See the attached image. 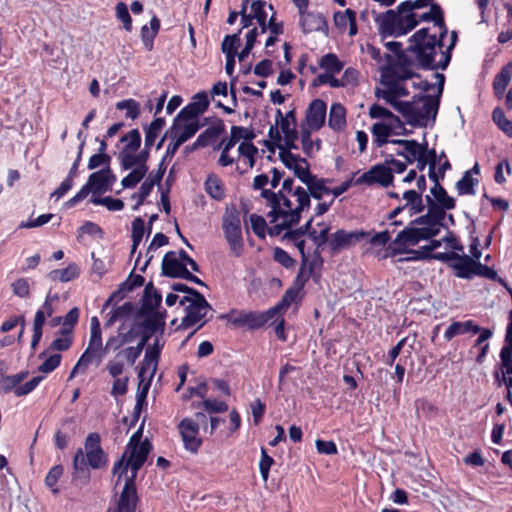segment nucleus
I'll use <instances>...</instances> for the list:
<instances>
[{"mask_svg":"<svg viewBox=\"0 0 512 512\" xmlns=\"http://www.w3.org/2000/svg\"><path fill=\"white\" fill-rule=\"evenodd\" d=\"M292 170L294 175L304 184L313 180L314 175L310 172V165L305 158H301Z\"/></svg>","mask_w":512,"mask_h":512,"instance_id":"obj_44","label":"nucleus"},{"mask_svg":"<svg viewBox=\"0 0 512 512\" xmlns=\"http://www.w3.org/2000/svg\"><path fill=\"white\" fill-rule=\"evenodd\" d=\"M398 111L412 126L424 127L435 119L439 109V98L431 95L414 96L412 101L399 103Z\"/></svg>","mask_w":512,"mask_h":512,"instance_id":"obj_7","label":"nucleus"},{"mask_svg":"<svg viewBox=\"0 0 512 512\" xmlns=\"http://www.w3.org/2000/svg\"><path fill=\"white\" fill-rule=\"evenodd\" d=\"M62 336L56 338L52 344L51 348L58 351H65L70 348L72 344V337L70 336V329L63 328L61 330Z\"/></svg>","mask_w":512,"mask_h":512,"instance_id":"obj_54","label":"nucleus"},{"mask_svg":"<svg viewBox=\"0 0 512 512\" xmlns=\"http://www.w3.org/2000/svg\"><path fill=\"white\" fill-rule=\"evenodd\" d=\"M188 272L185 262L178 259L177 252H167L162 260V274L170 278H183Z\"/></svg>","mask_w":512,"mask_h":512,"instance_id":"obj_21","label":"nucleus"},{"mask_svg":"<svg viewBox=\"0 0 512 512\" xmlns=\"http://www.w3.org/2000/svg\"><path fill=\"white\" fill-rule=\"evenodd\" d=\"M264 7H265V2L261 1V0H255L251 4V11H252L251 14L253 16V19H256L258 22L261 34H264L267 31V27H266L267 14H266Z\"/></svg>","mask_w":512,"mask_h":512,"instance_id":"obj_37","label":"nucleus"},{"mask_svg":"<svg viewBox=\"0 0 512 512\" xmlns=\"http://www.w3.org/2000/svg\"><path fill=\"white\" fill-rule=\"evenodd\" d=\"M161 295L154 288L152 283H149L144 289L143 305L144 312H153L158 308L161 303Z\"/></svg>","mask_w":512,"mask_h":512,"instance_id":"obj_31","label":"nucleus"},{"mask_svg":"<svg viewBox=\"0 0 512 512\" xmlns=\"http://www.w3.org/2000/svg\"><path fill=\"white\" fill-rule=\"evenodd\" d=\"M320 67L331 74L339 73L343 68V63L335 54H326L320 60Z\"/></svg>","mask_w":512,"mask_h":512,"instance_id":"obj_43","label":"nucleus"},{"mask_svg":"<svg viewBox=\"0 0 512 512\" xmlns=\"http://www.w3.org/2000/svg\"><path fill=\"white\" fill-rule=\"evenodd\" d=\"M478 261H475L468 255L456 253V258L450 266L455 270V275L459 278L470 279L475 275Z\"/></svg>","mask_w":512,"mask_h":512,"instance_id":"obj_24","label":"nucleus"},{"mask_svg":"<svg viewBox=\"0 0 512 512\" xmlns=\"http://www.w3.org/2000/svg\"><path fill=\"white\" fill-rule=\"evenodd\" d=\"M63 474V467L61 465L53 466L45 478V484L49 487L52 493H59V489L56 487V483Z\"/></svg>","mask_w":512,"mask_h":512,"instance_id":"obj_50","label":"nucleus"},{"mask_svg":"<svg viewBox=\"0 0 512 512\" xmlns=\"http://www.w3.org/2000/svg\"><path fill=\"white\" fill-rule=\"evenodd\" d=\"M164 347V342L157 336L151 345H148L145 351L144 359L141 362L138 377L141 379L140 383L143 382L146 375L152 379L158 366L161 351Z\"/></svg>","mask_w":512,"mask_h":512,"instance_id":"obj_14","label":"nucleus"},{"mask_svg":"<svg viewBox=\"0 0 512 512\" xmlns=\"http://www.w3.org/2000/svg\"><path fill=\"white\" fill-rule=\"evenodd\" d=\"M477 181L471 176V171H466L462 178L457 182L456 187L460 195L475 194L474 185Z\"/></svg>","mask_w":512,"mask_h":512,"instance_id":"obj_45","label":"nucleus"},{"mask_svg":"<svg viewBox=\"0 0 512 512\" xmlns=\"http://www.w3.org/2000/svg\"><path fill=\"white\" fill-rule=\"evenodd\" d=\"M200 114L201 113L198 112V109L195 107V105L190 103L178 113L175 120L183 122L198 121L197 118Z\"/></svg>","mask_w":512,"mask_h":512,"instance_id":"obj_58","label":"nucleus"},{"mask_svg":"<svg viewBox=\"0 0 512 512\" xmlns=\"http://www.w3.org/2000/svg\"><path fill=\"white\" fill-rule=\"evenodd\" d=\"M368 235L369 233L365 231L356 230L348 232L341 229L330 235L329 248L332 254H337L341 250L348 248L352 244L361 241Z\"/></svg>","mask_w":512,"mask_h":512,"instance_id":"obj_16","label":"nucleus"},{"mask_svg":"<svg viewBox=\"0 0 512 512\" xmlns=\"http://www.w3.org/2000/svg\"><path fill=\"white\" fill-rule=\"evenodd\" d=\"M386 169L390 170V174L394 176V173H402L406 170V162L395 159L392 155L385 158L383 162Z\"/></svg>","mask_w":512,"mask_h":512,"instance_id":"obj_64","label":"nucleus"},{"mask_svg":"<svg viewBox=\"0 0 512 512\" xmlns=\"http://www.w3.org/2000/svg\"><path fill=\"white\" fill-rule=\"evenodd\" d=\"M329 226H324L319 232L315 231H309V237L314 242V244L317 246V248H322L324 244L329 245Z\"/></svg>","mask_w":512,"mask_h":512,"instance_id":"obj_57","label":"nucleus"},{"mask_svg":"<svg viewBox=\"0 0 512 512\" xmlns=\"http://www.w3.org/2000/svg\"><path fill=\"white\" fill-rule=\"evenodd\" d=\"M323 84H329L333 88L343 87L345 86L344 80H339L333 76L330 72L319 74L317 78L313 81L314 86H319Z\"/></svg>","mask_w":512,"mask_h":512,"instance_id":"obj_55","label":"nucleus"},{"mask_svg":"<svg viewBox=\"0 0 512 512\" xmlns=\"http://www.w3.org/2000/svg\"><path fill=\"white\" fill-rule=\"evenodd\" d=\"M394 176L390 174V170L386 169L384 163L372 166L368 171L364 172L357 178L356 184L374 185L378 184L382 187L392 185Z\"/></svg>","mask_w":512,"mask_h":512,"instance_id":"obj_15","label":"nucleus"},{"mask_svg":"<svg viewBox=\"0 0 512 512\" xmlns=\"http://www.w3.org/2000/svg\"><path fill=\"white\" fill-rule=\"evenodd\" d=\"M141 436V430L132 435L121 459L114 464L113 474L117 476L115 485L120 484L122 477L125 478V483L117 506L109 509L108 512H135L137 503L135 479L152 449L147 439L141 441Z\"/></svg>","mask_w":512,"mask_h":512,"instance_id":"obj_2","label":"nucleus"},{"mask_svg":"<svg viewBox=\"0 0 512 512\" xmlns=\"http://www.w3.org/2000/svg\"><path fill=\"white\" fill-rule=\"evenodd\" d=\"M91 202L94 205L105 206L109 211H120L124 208V202L121 199L107 197H92Z\"/></svg>","mask_w":512,"mask_h":512,"instance_id":"obj_48","label":"nucleus"},{"mask_svg":"<svg viewBox=\"0 0 512 512\" xmlns=\"http://www.w3.org/2000/svg\"><path fill=\"white\" fill-rule=\"evenodd\" d=\"M121 142L126 143L123 151L134 152L141 144V134L138 129H133L121 137Z\"/></svg>","mask_w":512,"mask_h":512,"instance_id":"obj_47","label":"nucleus"},{"mask_svg":"<svg viewBox=\"0 0 512 512\" xmlns=\"http://www.w3.org/2000/svg\"><path fill=\"white\" fill-rule=\"evenodd\" d=\"M181 305H186V315L183 317L181 327L189 328L206 317L211 310L210 304L200 292H195L194 297H183Z\"/></svg>","mask_w":512,"mask_h":512,"instance_id":"obj_12","label":"nucleus"},{"mask_svg":"<svg viewBox=\"0 0 512 512\" xmlns=\"http://www.w3.org/2000/svg\"><path fill=\"white\" fill-rule=\"evenodd\" d=\"M480 331V327L476 325L472 320L465 322H453L445 331L444 337L447 341L458 335H462L468 332L474 334Z\"/></svg>","mask_w":512,"mask_h":512,"instance_id":"obj_27","label":"nucleus"},{"mask_svg":"<svg viewBox=\"0 0 512 512\" xmlns=\"http://www.w3.org/2000/svg\"><path fill=\"white\" fill-rule=\"evenodd\" d=\"M85 452L79 448L73 458V481H79L81 484L88 483L90 479V470L100 469L106 464V456L100 445V436L98 433H90L85 440Z\"/></svg>","mask_w":512,"mask_h":512,"instance_id":"obj_5","label":"nucleus"},{"mask_svg":"<svg viewBox=\"0 0 512 512\" xmlns=\"http://www.w3.org/2000/svg\"><path fill=\"white\" fill-rule=\"evenodd\" d=\"M333 22L340 33H344L347 28H349L348 34L350 37H353L358 33L356 12L350 8L345 11L335 12L333 15Z\"/></svg>","mask_w":512,"mask_h":512,"instance_id":"obj_22","label":"nucleus"},{"mask_svg":"<svg viewBox=\"0 0 512 512\" xmlns=\"http://www.w3.org/2000/svg\"><path fill=\"white\" fill-rule=\"evenodd\" d=\"M418 23L420 21H432L434 23L433 28L435 32L445 37L447 34V28L445 26L442 9L437 4H431L428 12L418 14Z\"/></svg>","mask_w":512,"mask_h":512,"instance_id":"obj_25","label":"nucleus"},{"mask_svg":"<svg viewBox=\"0 0 512 512\" xmlns=\"http://www.w3.org/2000/svg\"><path fill=\"white\" fill-rule=\"evenodd\" d=\"M326 103L323 100H313L306 112V121L310 129L319 130L325 122Z\"/></svg>","mask_w":512,"mask_h":512,"instance_id":"obj_23","label":"nucleus"},{"mask_svg":"<svg viewBox=\"0 0 512 512\" xmlns=\"http://www.w3.org/2000/svg\"><path fill=\"white\" fill-rule=\"evenodd\" d=\"M143 283L144 278L141 275H134L124 282L121 287L106 300L104 307L109 306L114 299H122L125 292L132 291L133 289L142 286Z\"/></svg>","mask_w":512,"mask_h":512,"instance_id":"obj_29","label":"nucleus"},{"mask_svg":"<svg viewBox=\"0 0 512 512\" xmlns=\"http://www.w3.org/2000/svg\"><path fill=\"white\" fill-rule=\"evenodd\" d=\"M145 233V223L144 220L141 217H137L132 222V250L131 252L134 253L141 243L143 236Z\"/></svg>","mask_w":512,"mask_h":512,"instance_id":"obj_42","label":"nucleus"},{"mask_svg":"<svg viewBox=\"0 0 512 512\" xmlns=\"http://www.w3.org/2000/svg\"><path fill=\"white\" fill-rule=\"evenodd\" d=\"M111 157L106 153H97L90 157L88 169L94 170L100 166L109 167Z\"/></svg>","mask_w":512,"mask_h":512,"instance_id":"obj_63","label":"nucleus"},{"mask_svg":"<svg viewBox=\"0 0 512 512\" xmlns=\"http://www.w3.org/2000/svg\"><path fill=\"white\" fill-rule=\"evenodd\" d=\"M383 89H377L375 95L377 98L385 100L395 110L398 109L400 101L398 98L406 97L409 95L407 81L411 80V85L414 88H418L423 92H426L432 86L427 81L420 79L419 75L414 73L410 67L402 64H393L390 67L389 73L383 76Z\"/></svg>","mask_w":512,"mask_h":512,"instance_id":"obj_4","label":"nucleus"},{"mask_svg":"<svg viewBox=\"0 0 512 512\" xmlns=\"http://www.w3.org/2000/svg\"><path fill=\"white\" fill-rule=\"evenodd\" d=\"M103 357L104 347L102 343V332H91L88 347L73 367L69 378H73L80 370L84 372L94 358L101 361Z\"/></svg>","mask_w":512,"mask_h":512,"instance_id":"obj_13","label":"nucleus"},{"mask_svg":"<svg viewBox=\"0 0 512 512\" xmlns=\"http://www.w3.org/2000/svg\"><path fill=\"white\" fill-rule=\"evenodd\" d=\"M118 110H125L126 117L136 119L139 115V104L133 99L123 100L116 104Z\"/></svg>","mask_w":512,"mask_h":512,"instance_id":"obj_51","label":"nucleus"},{"mask_svg":"<svg viewBox=\"0 0 512 512\" xmlns=\"http://www.w3.org/2000/svg\"><path fill=\"white\" fill-rule=\"evenodd\" d=\"M511 80V74L508 69L503 68L494 78L493 89L498 98H501Z\"/></svg>","mask_w":512,"mask_h":512,"instance_id":"obj_39","label":"nucleus"},{"mask_svg":"<svg viewBox=\"0 0 512 512\" xmlns=\"http://www.w3.org/2000/svg\"><path fill=\"white\" fill-rule=\"evenodd\" d=\"M242 132L241 126H232L230 131V137L224 138L219 144L220 149L231 150L237 142H239L238 133Z\"/></svg>","mask_w":512,"mask_h":512,"instance_id":"obj_61","label":"nucleus"},{"mask_svg":"<svg viewBox=\"0 0 512 512\" xmlns=\"http://www.w3.org/2000/svg\"><path fill=\"white\" fill-rule=\"evenodd\" d=\"M328 125L335 131L342 130L346 125V110L340 103H333L330 108Z\"/></svg>","mask_w":512,"mask_h":512,"instance_id":"obj_28","label":"nucleus"},{"mask_svg":"<svg viewBox=\"0 0 512 512\" xmlns=\"http://www.w3.org/2000/svg\"><path fill=\"white\" fill-rule=\"evenodd\" d=\"M225 238L235 256H240L243 251V238L241 220L236 209L227 210L222 223Z\"/></svg>","mask_w":512,"mask_h":512,"instance_id":"obj_11","label":"nucleus"},{"mask_svg":"<svg viewBox=\"0 0 512 512\" xmlns=\"http://www.w3.org/2000/svg\"><path fill=\"white\" fill-rule=\"evenodd\" d=\"M165 125V120L163 118L154 119L149 126H147L145 130V147L150 149L156 138L158 137L160 131L163 129Z\"/></svg>","mask_w":512,"mask_h":512,"instance_id":"obj_34","label":"nucleus"},{"mask_svg":"<svg viewBox=\"0 0 512 512\" xmlns=\"http://www.w3.org/2000/svg\"><path fill=\"white\" fill-rule=\"evenodd\" d=\"M240 33L241 30H239V32L236 34L225 36L224 40L222 41L221 49L226 56L237 55V48L240 44Z\"/></svg>","mask_w":512,"mask_h":512,"instance_id":"obj_46","label":"nucleus"},{"mask_svg":"<svg viewBox=\"0 0 512 512\" xmlns=\"http://www.w3.org/2000/svg\"><path fill=\"white\" fill-rule=\"evenodd\" d=\"M115 181L116 176L113 174L110 167H104L97 172H93L89 176L86 184L82 186L74 197L66 202V205L72 207L84 200L90 193L96 195L111 191Z\"/></svg>","mask_w":512,"mask_h":512,"instance_id":"obj_10","label":"nucleus"},{"mask_svg":"<svg viewBox=\"0 0 512 512\" xmlns=\"http://www.w3.org/2000/svg\"><path fill=\"white\" fill-rule=\"evenodd\" d=\"M116 16L117 18L123 22L124 28L127 31H131L132 29V19L128 12V7L124 2H119L116 5Z\"/></svg>","mask_w":512,"mask_h":512,"instance_id":"obj_59","label":"nucleus"},{"mask_svg":"<svg viewBox=\"0 0 512 512\" xmlns=\"http://www.w3.org/2000/svg\"><path fill=\"white\" fill-rule=\"evenodd\" d=\"M261 197L270 208L267 217L272 224L268 228L271 236H279L284 229L297 224L301 219V213L310 206L307 190L301 186L295 187L292 178H286L278 192L263 190Z\"/></svg>","mask_w":512,"mask_h":512,"instance_id":"obj_1","label":"nucleus"},{"mask_svg":"<svg viewBox=\"0 0 512 512\" xmlns=\"http://www.w3.org/2000/svg\"><path fill=\"white\" fill-rule=\"evenodd\" d=\"M406 201L404 208L409 210L410 216L421 213L425 209L422 195L415 190H408L403 194Z\"/></svg>","mask_w":512,"mask_h":512,"instance_id":"obj_30","label":"nucleus"},{"mask_svg":"<svg viewBox=\"0 0 512 512\" xmlns=\"http://www.w3.org/2000/svg\"><path fill=\"white\" fill-rule=\"evenodd\" d=\"M276 124H279L281 127L286 146L295 147L294 142L298 138V133L296 130L295 110L292 109L283 115L281 110L277 109Z\"/></svg>","mask_w":512,"mask_h":512,"instance_id":"obj_18","label":"nucleus"},{"mask_svg":"<svg viewBox=\"0 0 512 512\" xmlns=\"http://www.w3.org/2000/svg\"><path fill=\"white\" fill-rule=\"evenodd\" d=\"M371 133L373 136V143L377 147H382L389 142L388 138L392 135H396L393 132V126L390 123L379 121L373 124L371 127Z\"/></svg>","mask_w":512,"mask_h":512,"instance_id":"obj_26","label":"nucleus"},{"mask_svg":"<svg viewBox=\"0 0 512 512\" xmlns=\"http://www.w3.org/2000/svg\"><path fill=\"white\" fill-rule=\"evenodd\" d=\"M199 128V121L183 122L174 119L173 125L166 131L165 136L177 138L182 143H185L196 134Z\"/></svg>","mask_w":512,"mask_h":512,"instance_id":"obj_20","label":"nucleus"},{"mask_svg":"<svg viewBox=\"0 0 512 512\" xmlns=\"http://www.w3.org/2000/svg\"><path fill=\"white\" fill-rule=\"evenodd\" d=\"M251 228L259 238H265L267 223L265 219L257 214L250 215Z\"/></svg>","mask_w":512,"mask_h":512,"instance_id":"obj_56","label":"nucleus"},{"mask_svg":"<svg viewBox=\"0 0 512 512\" xmlns=\"http://www.w3.org/2000/svg\"><path fill=\"white\" fill-rule=\"evenodd\" d=\"M418 13H411L401 9L388 10L377 17L379 31L383 36H402L413 30L418 24Z\"/></svg>","mask_w":512,"mask_h":512,"instance_id":"obj_8","label":"nucleus"},{"mask_svg":"<svg viewBox=\"0 0 512 512\" xmlns=\"http://www.w3.org/2000/svg\"><path fill=\"white\" fill-rule=\"evenodd\" d=\"M178 429L185 448L192 453H196L202 443L201 439L198 437V423L190 418H185L179 423Z\"/></svg>","mask_w":512,"mask_h":512,"instance_id":"obj_17","label":"nucleus"},{"mask_svg":"<svg viewBox=\"0 0 512 512\" xmlns=\"http://www.w3.org/2000/svg\"><path fill=\"white\" fill-rule=\"evenodd\" d=\"M300 26L304 33L321 31L328 34V24L325 17L321 13H312L305 10H299Z\"/></svg>","mask_w":512,"mask_h":512,"instance_id":"obj_19","label":"nucleus"},{"mask_svg":"<svg viewBox=\"0 0 512 512\" xmlns=\"http://www.w3.org/2000/svg\"><path fill=\"white\" fill-rule=\"evenodd\" d=\"M307 186V192L309 197L312 196L315 199H321L324 195L330 194L331 190L326 187V180L323 178H317L313 176V180L305 184Z\"/></svg>","mask_w":512,"mask_h":512,"instance_id":"obj_33","label":"nucleus"},{"mask_svg":"<svg viewBox=\"0 0 512 512\" xmlns=\"http://www.w3.org/2000/svg\"><path fill=\"white\" fill-rule=\"evenodd\" d=\"M429 28H422L413 34L409 39L407 55L409 56V67L416 65L425 70H444L451 60L457 35L452 32V40L449 46L444 49L441 37L438 33H429Z\"/></svg>","mask_w":512,"mask_h":512,"instance_id":"obj_3","label":"nucleus"},{"mask_svg":"<svg viewBox=\"0 0 512 512\" xmlns=\"http://www.w3.org/2000/svg\"><path fill=\"white\" fill-rule=\"evenodd\" d=\"M257 153L258 148L254 144L251 142H242L237 150V158L243 157L247 160L248 168H253Z\"/></svg>","mask_w":512,"mask_h":512,"instance_id":"obj_38","label":"nucleus"},{"mask_svg":"<svg viewBox=\"0 0 512 512\" xmlns=\"http://www.w3.org/2000/svg\"><path fill=\"white\" fill-rule=\"evenodd\" d=\"M27 372H20L15 375L3 376L0 380V387L8 393L11 390H15L16 387L27 377Z\"/></svg>","mask_w":512,"mask_h":512,"instance_id":"obj_41","label":"nucleus"},{"mask_svg":"<svg viewBox=\"0 0 512 512\" xmlns=\"http://www.w3.org/2000/svg\"><path fill=\"white\" fill-rule=\"evenodd\" d=\"M440 230L431 220H419L418 217L397 234L396 238L389 243L387 249L392 256L403 254L407 252L409 247L436 236Z\"/></svg>","mask_w":512,"mask_h":512,"instance_id":"obj_6","label":"nucleus"},{"mask_svg":"<svg viewBox=\"0 0 512 512\" xmlns=\"http://www.w3.org/2000/svg\"><path fill=\"white\" fill-rule=\"evenodd\" d=\"M206 192L214 199L221 200L224 198V190L222 183L216 176H209L205 182Z\"/></svg>","mask_w":512,"mask_h":512,"instance_id":"obj_40","label":"nucleus"},{"mask_svg":"<svg viewBox=\"0 0 512 512\" xmlns=\"http://www.w3.org/2000/svg\"><path fill=\"white\" fill-rule=\"evenodd\" d=\"M154 184L152 181L146 179L140 186L139 191L134 193L131 198H138V201L132 207L133 210H137L144 202L146 197L151 193Z\"/></svg>","mask_w":512,"mask_h":512,"instance_id":"obj_52","label":"nucleus"},{"mask_svg":"<svg viewBox=\"0 0 512 512\" xmlns=\"http://www.w3.org/2000/svg\"><path fill=\"white\" fill-rule=\"evenodd\" d=\"M201 405L208 413H223L228 410L227 403L216 399H204Z\"/></svg>","mask_w":512,"mask_h":512,"instance_id":"obj_60","label":"nucleus"},{"mask_svg":"<svg viewBox=\"0 0 512 512\" xmlns=\"http://www.w3.org/2000/svg\"><path fill=\"white\" fill-rule=\"evenodd\" d=\"M148 172L147 165H141L139 167H135L132 171L122 179L121 184L123 188H134L146 175Z\"/></svg>","mask_w":512,"mask_h":512,"instance_id":"obj_35","label":"nucleus"},{"mask_svg":"<svg viewBox=\"0 0 512 512\" xmlns=\"http://www.w3.org/2000/svg\"><path fill=\"white\" fill-rule=\"evenodd\" d=\"M274 463V459L269 456L264 448L261 449V460L259 463V469L261 476L264 481H267L269 477V470Z\"/></svg>","mask_w":512,"mask_h":512,"instance_id":"obj_62","label":"nucleus"},{"mask_svg":"<svg viewBox=\"0 0 512 512\" xmlns=\"http://www.w3.org/2000/svg\"><path fill=\"white\" fill-rule=\"evenodd\" d=\"M385 46L397 55V62L395 64L407 65L409 67V56L407 50H402V43L396 41H390Z\"/></svg>","mask_w":512,"mask_h":512,"instance_id":"obj_53","label":"nucleus"},{"mask_svg":"<svg viewBox=\"0 0 512 512\" xmlns=\"http://www.w3.org/2000/svg\"><path fill=\"white\" fill-rule=\"evenodd\" d=\"M78 275L79 270L76 264H70L68 267L64 269H55L49 273L50 279L54 281L59 280L61 282L71 281L78 277Z\"/></svg>","mask_w":512,"mask_h":512,"instance_id":"obj_36","label":"nucleus"},{"mask_svg":"<svg viewBox=\"0 0 512 512\" xmlns=\"http://www.w3.org/2000/svg\"><path fill=\"white\" fill-rule=\"evenodd\" d=\"M293 147L286 146L279 147V158L282 161V163L287 167L288 169L292 170L297 163H299L301 157L298 155H295L291 153V149Z\"/></svg>","mask_w":512,"mask_h":512,"instance_id":"obj_49","label":"nucleus"},{"mask_svg":"<svg viewBox=\"0 0 512 512\" xmlns=\"http://www.w3.org/2000/svg\"><path fill=\"white\" fill-rule=\"evenodd\" d=\"M431 196L426 195L428 206L427 214L420 216L419 220H431L440 229L444 226L446 210L455 208V200L450 197L440 183H436L431 189Z\"/></svg>","mask_w":512,"mask_h":512,"instance_id":"obj_9","label":"nucleus"},{"mask_svg":"<svg viewBox=\"0 0 512 512\" xmlns=\"http://www.w3.org/2000/svg\"><path fill=\"white\" fill-rule=\"evenodd\" d=\"M424 145L419 144L416 140H408L403 143L401 149L396 150L398 156L405 158L406 162L414 163L415 159L419 157V151Z\"/></svg>","mask_w":512,"mask_h":512,"instance_id":"obj_32","label":"nucleus"}]
</instances>
